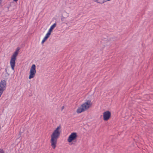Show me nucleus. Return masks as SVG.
Wrapping results in <instances>:
<instances>
[{
	"label": "nucleus",
	"mask_w": 153,
	"mask_h": 153,
	"mask_svg": "<svg viewBox=\"0 0 153 153\" xmlns=\"http://www.w3.org/2000/svg\"><path fill=\"white\" fill-rule=\"evenodd\" d=\"M61 126H58L51 136L50 142L51 143V146L54 149H55L56 148L57 139L60 136L61 131L59 130L61 129Z\"/></svg>",
	"instance_id": "f257e3e1"
},
{
	"label": "nucleus",
	"mask_w": 153,
	"mask_h": 153,
	"mask_svg": "<svg viewBox=\"0 0 153 153\" xmlns=\"http://www.w3.org/2000/svg\"><path fill=\"white\" fill-rule=\"evenodd\" d=\"M92 104V103L91 101L88 100L82 104L80 107L78 108L76 112L77 113L79 114L86 111L91 107Z\"/></svg>",
	"instance_id": "f03ea898"
},
{
	"label": "nucleus",
	"mask_w": 153,
	"mask_h": 153,
	"mask_svg": "<svg viewBox=\"0 0 153 153\" xmlns=\"http://www.w3.org/2000/svg\"><path fill=\"white\" fill-rule=\"evenodd\" d=\"M19 49H17L12 55L10 61V64L13 70H14V67L15 65V61L16 58V56L18 53Z\"/></svg>",
	"instance_id": "7ed1b4c3"
},
{
	"label": "nucleus",
	"mask_w": 153,
	"mask_h": 153,
	"mask_svg": "<svg viewBox=\"0 0 153 153\" xmlns=\"http://www.w3.org/2000/svg\"><path fill=\"white\" fill-rule=\"evenodd\" d=\"M36 66L34 64L32 65L30 69V75L29 76V79H31L33 78L36 73Z\"/></svg>",
	"instance_id": "20e7f679"
},
{
	"label": "nucleus",
	"mask_w": 153,
	"mask_h": 153,
	"mask_svg": "<svg viewBox=\"0 0 153 153\" xmlns=\"http://www.w3.org/2000/svg\"><path fill=\"white\" fill-rule=\"evenodd\" d=\"M77 134L76 132H73L69 136L67 139L69 143H71L76 140L77 137Z\"/></svg>",
	"instance_id": "39448f33"
},
{
	"label": "nucleus",
	"mask_w": 153,
	"mask_h": 153,
	"mask_svg": "<svg viewBox=\"0 0 153 153\" xmlns=\"http://www.w3.org/2000/svg\"><path fill=\"white\" fill-rule=\"evenodd\" d=\"M111 117V113L109 111H106L103 113V120L105 121H107Z\"/></svg>",
	"instance_id": "423d86ee"
},
{
	"label": "nucleus",
	"mask_w": 153,
	"mask_h": 153,
	"mask_svg": "<svg viewBox=\"0 0 153 153\" xmlns=\"http://www.w3.org/2000/svg\"><path fill=\"white\" fill-rule=\"evenodd\" d=\"M6 85V82L4 80H2L0 82V91L3 92L4 90Z\"/></svg>",
	"instance_id": "0eeeda50"
},
{
	"label": "nucleus",
	"mask_w": 153,
	"mask_h": 153,
	"mask_svg": "<svg viewBox=\"0 0 153 153\" xmlns=\"http://www.w3.org/2000/svg\"><path fill=\"white\" fill-rule=\"evenodd\" d=\"M56 26V23H54L53 25L51 26L50 28L49 29L48 33L51 34L52 30Z\"/></svg>",
	"instance_id": "6e6552de"
},
{
	"label": "nucleus",
	"mask_w": 153,
	"mask_h": 153,
	"mask_svg": "<svg viewBox=\"0 0 153 153\" xmlns=\"http://www.w3.org/2000/svg\"><path fill=\"white\" fill-rule=\"evenodd\" d=\"M50 35V34L48 32L45 36L44 37V39L46 40L49 37Z\"/></svg>",
	"instance_id": "1a4fd4ad"
},
{
	"label": "nucleus",
	"mask_w": 153,
	"mask_h": 153,
	"mask_svg": "<svg viewBox=\"0 0 153 153\" xmlns=\"http://www.w3.org/2000/svg\"><path fill=\"white\" fill-rule=\"evenodd\" d=\"M0 153H4V152L3 150L0 149Z\"/></svg>",
	"instance_id": "9d476101"
},
{
	"label": "nucleus",
	"mask_w": 153,
	"mask_h": 153,
	"mask_svg": "<svg viewBox=\"0 0 153 153\" xmlns=\"http://www.w3.org/2000/svg\"><path fill=\"white\" fill-rule=\"evenodd\" d=\"M46 40L45 39H44L43 38V40H42V43H44V42H45L46 41Z\"/></svg>",
	"instance_id": "9b49d317"
},
{
	"label": "nucleus",
	"mask_w": 153,
	"mask_h": 153,
	"mask_svg": "<svg viewBox=\"0 0 153 153\" xmlns=\"http://www.w3.org/2000/svg\"><path fill=\"white\" fill-rule=\"evenodd\" d=\"M3 92L2 91H0V97L1 96V94H2Z\"/></svg>",
	"instance_id": "f8f14e48"
},
{
	"label": "nucleus",
	"mask_w": 153,
	"mask_h": 153,
	"mask_svg": "<svg viewBox=\"0 0 153 153\" xmlns=\"http://www.w3.org/2000/svg\"><path fill=\"white\" fill-rule=\"evenodd\" d=\"M64 108V106H63L62 107V110Z\"/></svg>",
	"instance_id": "ddd939ff"
},
{
	"label": "nucleus",
	"mask_w": 153,
	"mask_h": 153,
	"mask_svg": "<svg viewBox=\"0 0 153 153\" xmlns=\"http://www.w3.org/2000/svg\"><path fill=\"white\" fill-rule=\"evenodd\" d=\"M18 0H13V1H15V2H16L17 1H18Z\"/></svg>",
	"instance_id": "4468645a"
},
{
	"label": "nucleus",
	"mask_w": 153,
	"mask_h": 153,
	"mask_svg": "<svg viewBox=\"0 0 153 153\" xmlns=\"http://www.w3.org/2000/svg\"><path fill=\"white\" fill-rule=\"evenodd\" d=\"M1 4V2H0V5Z\"/></svg>",
	"instance_id": "2eb2a0df"
},
{
	"label": "nucleus",
	"mask_w": 153,
	"mask_h": 153,
	"mask_svg": "<svg viewBox=\"0 0 153 153\" xmlns=\"http://www.w3.org/2000/svg\"><path fill=\"white\" fill-rule=\"evenodd\" d=\"M5 70H6V71H7V69H5Z\"/></svg>",
	"instance_id": "dca6fc26"
}]
</instances>
